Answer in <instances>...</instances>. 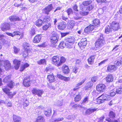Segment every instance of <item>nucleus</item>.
Wrapping results in <instances>:
<instances>
[{"mask_svg":"<svg viewBox=\"0 0 122 122\" xmlns=\"http://www.w3.org/2000/svg\"><path fill=\"white\" fill-rule=\"evenodd\" d=\"M94 7V6L92 5H89L86 8L89 11L92 10Z\"/></svg>","mask_w":122,"mask_h":122,"instance_id":"obj_60","label":"nucleus"},{"mask_svg":"<svg viewBox=\"0 0 122 122\" xmlns=\"http://www.w3.org/2000/svg\"><path fill=\"white\" fill-rule=\"evenodd\" d=\"M32 93L37 95L39 97H41L43 93V91L37 88H34L32 90Z\"/></svg>","mask_w":122,"mask_h":122,"instance_id":"obj_8","label":"nucleus"},{"mask_svg":"<svg viewBox=\"0 0 122 122\" xmlns=\"http://www.w3.org/2000/svg\"><path fill=\"white\" fill-rule=\"evenodd\" d=\"M3 63L4 66L6 70H8L10 69L11 67V65L10 62L8 60H6L2 62V63Z\"/></svg>","mask_w":122,"mask_h":122,"instance_id":"obj_11","label":"nucleus"},{"mask_svg":"<svg viewBox=\"0 0 122 122\" xmlns=\"http://www.w3.org/2000/svg\"><path fill=\"white\" fill-rule=\"evenodd\" d=\"M66 26V24L65 22H62L60 23L58 25V29L60 30H64Z\"/></svg>","mask_w":122,"mask_h":122,"instance_id":"obj_15","label":"nucleus"},{"mask_svg":"<svg viewBox=\"0 0 122 122\" xmlns=\"http://www.w3.org/2000/svg\"><path fill=\"white\" fill-rule=\"evenodd\" d=\"M29 102L27 100H26L23 102V106L24 107H26L28 106Z\"/></svg>","mask_w":122,"mask_h":122,"instance_id":"obj_54","label":"nucleus"},{"mask_svg":"<svg viewBox=\"0 0 122 122\" xmlns=\"http://www.w3.org/2000/svg\"><path fill=\"white\" fill-rule=\"evenodd\" d=\"M93 85V83L89 81L88 82L86 85L85 89L86 90H89L91 88Z\"/></svg>","mask_w":122,"mask_h":122,"instance_id":"obj_23","label":"nucleus"},{"mask_svg":"<svg viewBox=\"0 0 122 122\" xmlns=\"http://www.w3.org/2000/svg\"><path fill=\"white\" fill-rule=\"evenodd\" d=\"M79 68L76 67L75 66L73 69L72 71L74 73L76 74L79 71Z\"/></svg>","mask_w":122,"mask_h":122,"instance_id":"obj_55","label":"nucleus"},{"mask_svg":"<svg viewBox=\"0 0 122 122\" xmlns=\"http://www.w3.org/2000/svg\"><path fill=\"white\" fill-rule=\"evenodd\" d=\"M69 71V70L68 66L66 65H64L63 67V71L64 73L67 74Z\"/></svg>","mask_w":122,"mask_h":122,"instance_id":"obj_26","label":"nucleus"},{"mask_svg":"<svg viewBox=\"0 0 122 122\" xmlns=\"http://www.w3.org/2000/svg\"><path fill=\"white\" fill-rule=\"evenodd\" d=\"M53 9L52 4H50L46 7L43 10V12L44 13L48 15L50 12Z\"/></svg>","mask_w":122,"mask_h":122,"instance_id":"obj_9","label":"nucleus"},{"mask_svg":"<svg viewBox=\"0 0 122 122\" xmlns=\"http://www.w3.org/2000/svg\"><path fill=\"white\" fill-rule=\"evenodd\" d=\"M30 79L29 78H25L23 81V84L25 86L29 87L30 85Z\"/></svg>","mask_w":122,"mask_h":122,"instance_id":"obj_16","label":"nucleus"},{"mask_svg":"<svg viewBox=\"0 0 122 122\" xmlns=\"http://www.w3.org/2000/svg\"><path fill=\"white\" fill-rule=\"evenodd\" d=\"M100 96L104 101L105 100H108L109 98V96L106 94L102 95Z\"/></svg>","mask_w":122,"mask_h":122,"instance_id":"obj_33","label":"nucleus"},{"mask_svg":"<svg viewBox=\"0 0 122 122\" xmlns=\"http://www.w3.org/2000/svg\"><path fill=\"white\" fill-rule=\"evenodd\" d=\"M93 23L95 25H97L100 23V21L98 19H96L93 21Z\"/></svg>","mask_w":122,"mask_h":122,"instance_id":"obj_48","label":"nucleus"},{"mask_svg":"<svg viewBox=\"0 0 122 122\" xmlns=\"http://www.w3.org/2000/svg\"><path fill=\"white\" fill-rule=\"evenodd\" d=\"M86 40L85 38L82 39L78 44L80 48L82 49L84 48L86 45Z\"/></svg>","mask_w":122,"mask_h":122,"instance_id":"obj_10","label":"nucleus"},{"mask_svg":"<svg viewBox=\"0 0 122 122\" xmlns=\"http://www.w3.org/2000/svg\"><path fill=\"white\" fill-rule=\"evenodd\" d=\"M14 82L12 81H11L10 83L8 85V86L10 88H12L14 85Z\"/></svg>","mask_w":122,"mask_h":122,"instance_id":"obj_61","label":"nucleus"},{"mask_svg":"<svg viewBox=\"0 0 122 122\" xmlns=\"http://www.w3.org/2000/svg\"><path fill=\"white\" fill-rule=\"evenodd\" d=\"M111 28L114 30L117 31L120 28L119 24L116 21H113L110 24Z\"/></svg>","mask_w":122,"mask_h":122,"instance_id":"obj_3","label":"nucleus"},{"mask_svg":"<svg viewBox=\"0 0 122 122\" xmlns=\"http://www.w3.org/2000/svg\"><path fill=\"white\" fill-rule=\"evenodd\" d=\"M70 78L69 77H66L63 76L62 80H63L65 81H68L70 80Z\"/></svg>","mask_w":122,"mask_h":122,"instance_id":"obj_62","label":"nucleus"},{"mask_svg":"<svg viewBox=\"0 0 122 122\" xmlns=\"http://www.w3.org/2000/svg\"><path fill=\"white\" fill-rule=\"evenodd\" d=\"M59 57L58 56H54L52 58V61L54 64L58 67L59 66Z\"/></svg>","mask_w":122,"mask_h":122,"instance_id":"obj_12","label":"nucleus"},{"mask_svg":"<svg viewBox=\"0 0 122 122\" xmlns=\"http://www.w3.org/2000/svg\"><path fill=\"white\" fill-rule=\"evenodd\" d=\"M99 36L98 39L95 43V46L96 47L98 48L103 45V37L102 34L100 33L98 34Z\"/></svg>","mask_w":122,"mask_h":122,"instance_id":"obj_1","label":"nucleus"},{"mask_svg":"<svg viewBox=\"0 0 122 122\" xmlns=\"http://www.w3.org/2000/svg\"><path fill=\"white\" fill-rule=\"evenodd\" d=\"M109 116L111 118H113L115 117L116 114L115 112L112 111L110 112L109 113Z\"/></svg>","mask_w":122,"mask_h":122,"instance_id":"obj_46","label":"nucleus"},{"mask_svg":"<svg viewBox=\"0 0 122 122\" xmlns=\"http://www.w3.org/2000/svg\"><path fill=\"white\" fill-rule=\"evenodd\" d=\"M89 101V97L87 96L84 98L82 102L83 103H87Z\"/></svg>","mask_w":122,"mask_h":122,"instance_id":"obj_56","label":"nucleus"},{"mask_svg":"<svg viewBox=\"0 0 122 122\" xmlns=\"http://www.w3.org/2000/svg\"><path fill=\"white\" fill-rule=\"evenodd\" d=\"M30 34L31 36H33L35 34V31L34 29L31 30L30 32Z\"/></svg>","mask_w":122,"mask_h":122,"instance_id":"obj_63","label":"nucleus"},{"mask_svg":"<svg viewBox=\"0 0 122 122\" xmlns=\"http://www.w3.org/2000/svg\"><path fill=\"white\" fill-rule=\"evenodd\" d=\"M66 12L68 16L70 15L71 14H72L73 13V11L71 9V8H69L67 9L66 10Z\"/></svg>","mask_w":122,"mask_h":122,"instance_id":"obj_50","label":"nucleus"},{"mask_svg":"<svg viewBox=\"0 0 122 122\" xmlns=\"http://www.w3.org/2000/svg\"><path fill=\"white\" fill-rule=\"evenodd\" d=\"M110 27L108 26L105 28V33L107 34H108L112 32V30Z\"/></svg>","mask_w":122,"mask_h":122,"instance_id":"obj_39","label":"nucleus"},{"mask_svg":"<svg viewBox=\"0 0 122 122\" xmlns=\"http://www.w3.org/2000/svg\"><path fill=\"white\" fill-rule=\"evenodd\" d=\"M14 53L15 54H17L20 51V49L19 48H17L15 46L13 47Z\"/></svg>","mask_w":122,"mask_h":122,"instance_id":"obj_43","label":"nucleus"},{"mask_svg":"<svg viewBox=\"0 0 122 122\" xmlns=\"http://www.w3.org/2000/svg\"><path fill=\"white\" fill-rule=\"evenodd\" d=\"M117 68V67L116 66L110 65L108 66L107 71L108 72H111L115 70Z\"/></svg>","mask_w":122,"mask_h":122,"instance_id":"obj_21","label":"nucleus"},{"mask_svg":"<svg viewBox=\"0 0 122 122\" xmlns=\"http://www.w3.org/2000/svg\"><path fill=\"white\" fill-rule=\"evenodd\" d=\"M104 118V117L103 116L101 117L100 118L98 119V121L97 122H103V120Z\"/></svg>","mask_w":122,"mask_h":122,"instance_id":"obj_64","label":"nucleus"},{"mask_svg":"<svg viewBox=\"0 0 122 122\" xmlns=\"http://www.w3.org/2000/svg\"><path fill=\"white\" fill-rule=\"evenodd\" d=\"M92 3V1L91 0L85 1H83L82 3V4L84 5V6H86L91 4Z\"/></svg>","mask_w":122,"mask_h":122,"instance_id":"obj_44","label":"nucleus"},{"mask_svg":"<svg viewBox=\"0 0 122 122\" xmlns=\"http://www.w3.org/2000/svg\"><path fill=\"white\" fill-rule=\"evenodd\" d=\"M43 21L41 19L38 20L36 21V26L40 27L42 25L43 23Z\"/></svg>","mask_w":122,"mask_h":122,"instance_id":"obj_37","label":"nucleus"},{"mask_svg":"<svg viewBox=\"0 0 122 122\" xmlns=\"http://www.w3.org/2000/svg\"><path fill=\"white\" fill-rule=\"evenodd\" d=\"M41 35H40L36 36L34 39L33 42L36 43H39L41 40Z\"/></svg>","mask_w":122,"mask_h":122,"instance_id":"obj_17","label":"nucleus"},{"mask_svg":"<svg viewBox=\"0 0 122 122\" xmlns=\"http://www.w3.org/2000/svg\"><path fill=\"white\" fill-rule=\"evenodd\" d=\"M9 19L11 21H18L20 20V18L16 16H11L9 17Z\"/></svg>","mask_w":122,"mask_h":122,"instance_id":"obj_27","label":"nucleus"},{"mask_svg":"<svg viewBox=\"0 0 122 122\" xmlns=\"http://www.w3.org/2000/svg\"><path fill=\"white\" fill-rule=\"evenodd\" d=\"M29 44L27 42H24L23 43V47L26 51H27L29 48Z\"/></svg>","mask_w":122,"mask_h":122,"instance_id":"obj_32","label":"nucleus"},{"mask_svg":"<svg viewBox=\"0 0 122 122\" xmlns=\"http://www.w3.org/2000/svg\"><path fill=\"white\" fill-rule=\"evenodd\" d=\"M21 118L20 117L14 115L13 116V119L14 122H20Z\"/></svg>","mask_w":122,"mask_h":122,"instance_id":"obj_29","label":"nucleus"},{"mask_svg":"<svg viewBox=\"0 0 122 122\" xmlns=\"http://www.w3.org/2000/svg\"><path fill=\"white\" fill-rule=\"evenodd\" d=\"M66 61V59L65 57L63 56L61 57L60 58V61L59 63V66L61 65L63 63H64Z\"/></svg>","mask_w":122,"mask_h":122,"instance_id":"obj_36","label":"nucleus"},{"mask_svg":"<svg viewBox=\"0 0 122 122\" xmlns=\"http://www.w3.org/2000/svg\"><path fill=\"white\" fill-rule=\"evenodd\" d=\"M97 109L95 108L93 109H89L86 111V114H87L89 115L96 111Z\"/></svg>","mask_w":122,"mask_h":122,"instance_id":"obj_28","label":"nucleus"},{"mask_svg":"<svg viewBox=\"0 0 122 122\" xmlns=\"http://www.w3.org/2000/svg\"><path fill=\"white\" fill-rule=\"evenodd\" d=\"M80 9L82 10V11L80 12V14L82 15H86L88 14L89 13V11L87 10L86 7L81 5L80 6Z\"/></svg>","mask_w":122,"mask_h":122,"instance_id":"obj_5","label":"nucleus"},{"mask_svg":"<svg viewBox=\"0 0 122 122\" xmlns=\"http://www.w3.org/2000/svg\"><path fill=\"white\" fill-rule=\"evenodd\" d=\"M37 63L39 65L44 64L46 63V61L45 59H41L37 62Z\"/></svg>","mask_w":122,"mask_h":122,"instance_id":"obj_47","label":"nucleus"},{"mask_svg":"<svg viewBox=\"0 0 122 122\" xmlns=\"http://www.w3.org/2000/svg\"><path fill=\"white\" fill-rule=\"evenodd\" d=\"M44 114L47 117H49L51 113V108H49L47 111H45L44 112Z\"/></svg>","mask_w":122,"mask_h":122,"instance_id":"obj_31","label":"nucleus"},{"mask_svg":"<svg viewBox=\"0 0 122 122\" xmlns=\"http://www.w3.org/2000/svg\"><path fill=\"white\" fill-rule=\"evenodd\" d=\"M94 28V26L92 25H90L85 28L84 31L86 33H88L92 31Z\"/></svg>","mask_w":122,"mask_h":122,"instance_id":"obj_13","label":"nucleus"},{"mask_svg":"<svg viewBox=\"0 0 122 122\" xmlns=\"http://www.w3.org/2000/svg\"><path fill=\"white\" fill-rule=\"evenodd\" d=\"M3 90L4 92L7 94L10 98H12L15 94H13L12 92H10V90L7 88L3 89Z\"/></svg>","mask_w":122,"mask_h":122,"instance_id":"obj_18","label":"nucleus"},{"mask_svg":"<svg viewBox=\"0 0 122 122\" xmlns=\"http://www.w3.org/2000/svg\"><path fill=\"white\" fill-rule=\"evenodd\" d=\"M85 81V79H83V80H82V81H81L77 83L76 85V86L77 87H78L79 86H81V85L83 83H84V82Z\"/></svg>","mask_w":122,"mask_h":122,"instance_id":"obj_58","label":"nucleus"},{"mask_svg":"<svg viewBox=\"0 0 122 122\" xmlns=\"http://www.w3.org/2000/svg\"><path fill=\"white\" fill-rule=\"evenodd\" d=\"M6 33L8 35L12 37H13L16 35L20 36L21 34V33L20 32L17 31H14L12 33L8 32H6Z\"/></svg>","mask_w":122,"mask_h":122,"instance_id":"obj_20","label":"nucleus"},{"mask_svg":"<svg viewBox=\"0 0 122 122\" xmlns=\"http://www.w3.org/2000/svg\"><path fill=\"white\" fill-rule=\"evenodd\" d=\"M57 35L56 32H55L53 34L51 38V42L52 44H55L58 41Z\"/></svg>","mask_w":122,"mask_h":122,"instance_id":"obj_7","label":"nucleus"},{"mask_svg":"<svg viewBox=\"0 0 122 122\" xmlns=\"http://www.w3.org/2000/svg\"><path fill=\"white\" fill-rule=\"evenodd\" d=\"M75 22L73 20H69L67 23V28L68 29H72L75 24Z\"/></svg>","mask_w":122,"mask_h":122,"instance_id":"obj_14","label":"nucleus"},{"mask_svg":"<svg viewBox=\"0 0 122 122\" xmlns=\"http://www.w3.org/2000/svg\"><path fill=\"white\" fill-rule=\"evenodd\" d=\"M44 121L43 117L40 116L36 118V122H43Z\"/></svg>","mask_w":122,"mask_h":122,"instance_id":"obj_35","label":"nucleus"},{"mask_svg":"<svg viewBox=\"0 0 122 122\" xmlns=\"http://www.w3.org/2000/svg\"><path fill=\"white\" fill-rule=\"evenodd\" d=\"M51 26V24L50 23H47L46 25L43 26V29L44 30H46L48 29Z\"/></svg>","mask_w":122,"mask_h":122,"instance_id":"obj_45","label":"nucleus"},{"mask_svg":"<svg viewBox=\"0 0 122 122\" xmlns=\"http://www.w3.org/2000/svg\"><path fill=\"white\" fill-rule=\"evenodd\" d=\"M80 95L79 94L77 95L75 98V100L76 102L79 101L81 99Z\"/></svg>","mask_w":122,"mask_h":122,"instance_id":"obj_51","label":"nucleus"},{"mask_svg":"<svg viewBox=\"0 0 122 122\" xmlns=\"http://www.w3.org/2000/svg\"><path fill=\"white\" fill-rule=\"evenodd\" d=\"M106 88V86L103 84H98L96 86L97 90L100 92H104Z\"/></svg>","mask_w":122,"mask_h":122,"instance_id":"obj_6","label":"nucleus"},{"mask_svg":"<svg viewBox=\"0 0 122 122\" xmlns=\"http://www.w3.org/2000/svg\"><path fill=\"white\" fill-rule=\"evenodd\" d=\"M116 93L118 94H122V88H121L116 89Z\"/></svg>","mask_w":122,"mask_h":122,"instance_id":"obj_53","label":"nucleus"},{"mask_svg":"<svg viewBox=\"0 0 122 122\" xmlns=\"http://www.w3.org/2000/svg\"><path fill=\"white\" fill-rule=\"evenodd\" d=\"M113 87V86H111L110 91L108 93L109 95L112 97L114 96L116 93V89H111Z\"/></svg>","mask_w":122,"mask_h":122,"instance_id":"obj_19","label":"nucleus"},{"mask_svg":"<svg viewBox=\"0 0 122 122\" xmlns=\"http://www.w3.org/2000/svg\"><path fill=\"white\" fill-rule=\"evenodd\" d=\"M106 79L107 82H111L113 81V78L112 75H108L106 77Z\"/></svg>","mask_w":122,"mask_h":122,"instance_id":"obj_25","label":"nucleus"},{"mask_svg":"<svg viewBox=\"0 0 122 122\" xmlns=\"http://www.w3.org/2000/svg\"><path fill=\"white\" fill-rule=\"evenodd\" d=\"M66 46V42L65 43L63 41L61 42L59 45V47L60 48L63 49Z\"/></svg>","mask_w":122,"mask_h":122,"instance_id":"obj_38","label":"nucleus"},{"mask_svg":"<svg viewBox=\"0 0 122 122\" xmlns=\"http://www.w3.org/2000/svg\"><path fill=\"white\" fill-rule=\"evenodd\" d=\"M97 103L98 104H100L104 102L102 99V98L100 96L97 98Z\"/></svg>","mask_w":122,"mask_h":122,"instance_id":"obj_40","label":"nucleus"},{"mask_svg":"<svg viewBox=\"0 0 122 122\" xmlns=\"http://www.w3.org/2000/svg\"><path fill=\"white\" fill-rule=\"evenodd\" d=\"M76 40L74 38L71 37L66 40V44L67 47L69 49L72 47V45L74 43Z\"/></svg>","mask_w":122,"mask_h":122,"instance_id":"obj_2","label":"nucleus"},{"mask_svg":"<svg viewBox=\"0 0 122 122\" xmlns=\"http://www.w3.org/2000/svg\"><path fill=\"white\" fill-rule=\"evenodd\" d=\"M29 66V64L27 63H26L24 65L21 66L20 67V71H22L26 68L28 67Z\"/></svg>","mask_w":122,"mask_h":122,"instance_id":"obj_34","label":"nucleus"},{"mask_svg":"<svg viewBox=\"0 0 122 122\" xmlns=\"http://www.w3.org/2000/svg\"><path fill=\"white\" fill-rule=\"evenodd\" d=\"M14 64H15V67L16 70L18 69L19 67L20 64V61L15 59L13 61Z\"/></svg>","mask_w":122,"mask_h":122,"instance_id":"obj_22","label":"nucleus"},{"mask_svg":"<svg viewBox=\"0 0 122 122\" xmlns=\"http://www.w3.org/2000/svg\"><path fill=\"white\" fill-rule=\"evenodd\" d=\"M47 79L50 82H52L54 81V77L52 75H49L47 76Z\"/></svg>","mask_w":122,"mask_h":122,"instance_id":"obj_30","label":"nucleus"},{"mask_svg":"<svg viewBox=\"0 0 122 122\" xmlns=\"http://www.w3.org/2000/svg\"><path fill=\"white\" fill-rule=\"evenodd\" d=\"M0 28L3 31H6L9 30L10 28V24L7 22L1 24Z\"/></svg>","mask_w":122,"mask_h":122,"instance_id":"obj_4","label":"nucleus"},{"mask_svg":"<svg viewBox=\"0 0 122 122\" xmlns=\"http://www.w3.org/2000/svg\"><path fill=\"white\" fill-rule=\"evenodd\" d=\"M116 83L117 84L121 85V84L122 83V78H119L118 81L116 82Z\"/></svg>","mask_w":122,"mask_h":122,"instance_id":"obj_59","label":"nucleus"},{"mask_svg":"<svg viewBox=\"0 0 122 122\" xmlns=\"http://www.w3.org/2000/svg\"><path fill=\"white\" fill-rule=\"evenodd\" d=\"M122 62V61H121V59L120 58L119 59L115 62V64H116L117 66H119L121 65Z\"/></svg>","mask_w":122,"mask_h":122,"instance_id":"obj_42","label":"nucleus"},{"mask_svg":"<svg viewBox=\"0 0 122 122\" xmlns=\"http://www.w3.org/2000/svg\"><path fill=\"white\" fill-rule=\"evenodd\" d=\"M95 58V56H92L90 57L88 60V63L90 65H92L94 63V60Z\"/></svg>","mask_w":122,"mask_h":122,"instance_id":"obj_24","label":"nucleus"},{"mask_svg":"<svg viewBox=\"0 0 122 122\" xmlns=\"http://www.w3.org/2000/svg\"><path fill=\"white\" fill-rule=\"evenodd\" d=\"M99 79L98 77L97 76H94L92 77L91 79V81L93 82H95Z\"/></svg>","mask_w":122,"mask_h":122,"instance_id":"obj_49","label":"nucleus"},{"mask_svg":"<svg viewBox=\"0 0 122 122\" xmlns=\"http://www.w3.org/2000/svg\"><path fill=\"white\" fill-rule=\"evenodd\" d=\"M11 78L10 76H8L5 77L3 80V82L5 83H6L9 81L10 80Z\"/></svg>","mask_w":122,"mask_h":122,"instance_id":"obj_41","label":"nucleus"},{"mask_svg":"<svg viewBox=\"0 0 122 122\" xmlns=\"http://www.w3.org/2000/svg\"><path fill=\"white\" fill-rule=\"evenodd\" d=\"M63 101H58L55 103V105L58 106H62L63 104Z\"/></svg>","mask_w":122,"mask_h":122,"instance_id":"obj_52","label":"nucleus"},{"mask_svg":"<svg viewBox=\"0 0 122 122\" xmlns=\"http://www.w3.org/2000/svg\"><path fill=\"white\" fill-rule=\"evenodd\" d=\"M51 20V18L49 16H47L44 18L43 21L44 22H47Z\"/></svg>","mask_w":122,"mask_h":122,"instance_id":"obj_57","label":"nucleus"}]
</instances>
